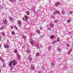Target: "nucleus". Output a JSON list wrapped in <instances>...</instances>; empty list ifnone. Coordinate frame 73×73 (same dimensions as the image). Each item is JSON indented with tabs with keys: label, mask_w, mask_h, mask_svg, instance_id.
Returning a JSON list of instances; mask_svg holds the SVG:
<instances>
[{
	"label": "nucleus",
	"mask_w": 73,
	"mask_h": 73,
	"mask_svg": "<svg viewBox=\"0 0 73 73\" xmlns=\"http://www.w3.org/2000/svg\"><path fill=\"white\" fill-rule=\"evenodd\" d=\"M29 42L32 45H34V41L31 40Z\"/></svg>",
	"instance_id": "nucleus-4"
},
{
	"label": "nucleus",
	"mask_w": 73,
	"mask_h": 73,
	"mask_svg": "<svg viewBox=\"0 0 73 73\" xmlns=\"http://www.w3.org/2000/svg\"><path fill=\"white\" fill-rule=\"evenodd\" d=\"M58 21V20H55L54 21L55 23H57Z\"/></svg>",
	"instance_id": "nucleus-26"
},
{
	"label": "nucleus",
	"mask_w": 73,
	"mask_h": 73,
	"mask_svg": "<svg viewBox=\"0 0 73 73\" xmlns=\"http://www.w3.org/2000/svg\"><path fill=\"white\" fill-rule=\"evenodd\" d=\"M13 67L12 66L10 69V70H12V69H13Z\"/></svg>",
	"instance_id": "nucleus-25"
},
{
	"label": "nucleus",
	"mask_w": 73,
	"mask_h": 73,
	"mask_svg": "<svg viewBox=\"0 0 73 73\" xmlns=\"http://www.w3.org/2000/svg\"><path fill=\"white\" fill-rule=\"evenodd\" d=\"M27 15H28V16H29V13H27Z\"/></svg>",
	"instance_id": "nucleus-47"
},
{
	"label": "nucleus",
	"mask_w": 73,
	"mask_h": 73,
	"mask_svg": "<svg viewBox=\"0 0 73 73\" xmlns=\"http://www.w3.org/2000/svg\"><path fill=\"white\" fill-rule=\"evenodd\" d=\"M9 20H10V21H12V20H13V18L12 17H10L9 18Z\"/></svg>",
	"instance_id": "nucleus-19"
},
{
	"label": "nucleus",
	"mask_w": 73,
	"mask_h": 73,
	"mask_svg": "<svg viewBox=\"0 0 73 73\" xmlns=\"http://www.w3.org/2000/svg\"><path fill=\"white\" fill-rule=\"evenodd\" d=\"M66 49H68V48H67Z\"/></svg>",
	"instance_id": "nucleus-56"
},
{
	"label": "nucleus",
	"mask_w": 73,
	"mask_h": 73,
	"mask_svg": "<svg viewBox=\"0 0 73 73\" xmlns=\"http://www.w3.org/2000/svg\"><path fill=\"white\" fill-rule=\"evenodd\" d=\"M60 4V2H58L57 3H55V5L56 6H58L59 4Z\"/></svg>",
	"instance_id": "nucleus-15"
},
{
	"label": "nucleus",
	"mask_w": 73,
	"mask_h": 73,
	"mask_svg": "<svg viewBox=\"0 0 73 73\" xmlns=\"http://www.w3.org/2000/svg\"><path fill=\"white\" fill-rule=\"evenodd\" d=\"M4 47L7 49H9V46L5 44L4 45Z\"/></svg>",
	"instance_id": "nucleus-6"
},
{
	"label": "nucleus",
	"mask_w": 73,
	"mask_h": 73,
	"mask_svg": "<svg viewBox=\"0 0 73 73\" xmlns=\"http://www.w3.org/2000/svg\"><path fill=\"white\" fill-rule=\"evenodd\" d=\"M11 34L12 35H14L15 34V33L14 31H12L11 33Z\"/></svg>",
	"instance_id": "nucleus-22"
},
{
	"label": "nucleus",
	"mask_w": 73,
	"mask_h": 73,
	"mask_svg": "<svg viewBox=\"0 0 73 73\" xmlns=\"http://www.w3.org/2000/svg\"><path fill=\"white\" fill-rule=\"evenodd\" d=\"M1 69L0 68V73H1Z\"/></svg>",
	"instance_id": "nucleus-46"
},
{
	"label": "nucleus",
	"mask_w": 73,
	"mask_h": 73,
	"mask_svg": "<svg viewBox=\"0 0 73 73\" xmlns=\"http://www.w3.org/2000/svg\"><path fill=\"white\" fill-rule=\"evenodd\" d=\"M23 38L24 39L25 38H26V37L25 36V35H23Z\"/></svg>",
	"instance_id": "nucleus-24"
},
{
	"label": "nucleus",
	"mask_w": 73,
	"mask_h": 73,
	"mask_svg": "<svg viewBox=\"0 0 73 73\" xmlns=\"http://www.w3.org/2000/svg\"><path fill=\"white\" fill-rule=\"evenodd\" d=\"M15 28L16 29H18V28H17L16 26L15 27Z\"/></svg>",
	"instance_id": "nucleus-40"
},
{
	"label": "nucleus",
	"mask_w": 73,
	"mask_h": 73,
	"mask_svg": "<svg viewBox=\"0 0 73 73\" xmlns=\"http://www.w3.org/2000/svg\"><path fill=\"white\" fill-rule=\"evenodd\" d=\"M72 46H73V44H72Z\"/></svg>",
	"instance_id": "nucleus-54"
},
{
	"label": "nucleus",
	"mask_w": 73,
	"mask_h": 73,
	"mask_svg": "<svg viewBox=\"0 0 73 73\" xmlns=\"http://www.w3.org/2000/svg\"><path fill=\"white\" fill-rule=\"evenodd\" d=\"M3 28H4V27H1V30H2V29H3Z\"/></svg>",
	"instance_id": "nucleus-31"
},
{
	"label": "nucleus",
	"mask_w": 73,
	"mask_h": 73,
	"mask_svg": "<svg viewBox=\"0 0 73 73\" xmlns=\"http://www.w3.org/2000/svg\"><path fill=\"white\" fill-rule=\"evenodd\" d=\"M0 60H3V59L2 58H0Z\"/></svg>",
	"instance_id": "nucleus-42"
},
{
	"label": "nucleus",
	"mask_w": 73,
	"mask_h": 73,
	"mask_svg": "<svg viewBox=\"0 0 73 73\" xmlns=\"http://www.w3.org/2000/svg\"><path fill=\"white\" fill-rule=\"evenodd\" d=\"M0 41H1V38L0 37Z\"/></svg>",
	"instance_id": "nucleus-52"
},
{
	"label": "nucleus",
	"mask_w": 73,
	"mask_h": 73,
	"mask_svg": "<svg viewBox=\"0 0 73 73\" xmlns=\"http://www.w3.org/2000/svg\"><path fill=\"white\" fill-rule=\"evenodd\" d=\"M57 41L56 40H54V41H53L52 42V44H54V43H56V42H57Z\"/></svg>",
	"instance_id": "nucleus-18"
},
{
	"label": "nucleus",
	"mask_w": 73,
	"mask_h": 73,
	"mask_svg": "<svg viewBox=\"0 0 73 73\" xmlns=\"http://www.w3.org/2000/svg\"><path fill=\"white\" fill-rule=\"evenodd\" d=\"M3 23L5 24H6L7 23V20L5 19H3Z\"/></svg>",
	"instance_id": "nucleus-5"
},
{
	"label": "nucleus",
	"mask_w": 73,
	"mask_h": 73,
	"mask_svg": "<svg viewBox=\"0 0 73 73\" xmlns=\"http://www.w3.org/2000/svg\"><path fill=\"white\" fill-rule=\"evenodd\" d=\"M27 13H29V11H28L27 12Z\"/></svg>",
	"instance_id": "nucleus-49"
},
{
	"label": "nucleus",
	"mask_w": 73,
	"mask_h": 73,
	"mask_svg": "<svg viewBox=\"0 0 73 73\" xmlns=\"http://www.w3.org/2000/svg\"><path fill=\"white\" fill-rule=\"evenodd\" d=\"M38 73H40V72H39Z\"/></svg>",
	"instance_id": "nucleus-55"
},
{
	"label": "nucleus",
	"mask_w": 73,
	"mask_h": 73,
	"mask_svg": "<svg viewBox=\"0 0 73 73\" xmlns=\"http://www.w3.org/2000/svg\"><path fill=\"white\" fill-rule=\"evenodd\" d=\"M67 68V66H64L62 69L63 70H66Z\"/></svg>",
	"instance_id": "nucleus-17"
},
{
	"label": "nucleus",
	"mask_w": 73,
	"mask_h": 73,
	"mask_svg": "<svg viewBox=\"0 0 73 73\" xmlns=\"http://www.w3.org/2000/svg\"><path fill=\"white\" fill-rule=\"evenodd\" d=\"M50 25L51 26V27H54V25L52 23H50Z\"/></svg>",
	"instance_id": "nucleus-12"
},
{
	"label": "nucleus",
	"mask_w": 73,
	"mask_h": 73,
	"mask_svg": "<svg viewBox=\"0 0 73 73\" xmlns=\"http://www.w3.org/2000/svg\"><path fill=\"white\" fill-rule=\"evenodd\" d=\"M25 18V20H26V21H27L28 20V17L27 16V15H25L24 16Z\"/></svg>",
	"instance_id": "nucleus-8"
},
{
	"label": "nucleus",
	"mask_w": 73,
	"mask_h": 73,
	"mask_svg": "<svg viewBox=\"0 0 73 73\" xmlns=\"http://www.w3.org/2000/svg\"><path fill=\"white\" fill-rule=\"evenodd\" d=\"M12 61L11 60L10 62V63L9 64V66H12Z\"/></svg>",
	"instance_id": "nucleus-11"
},
{
	"label": "nucleus",
	"mask_w": 73,
	"mask_h": 73,
	"mask_svg": "<svg viewBox=\"0 0 73 73\" xmlns=\"http://www.w3.org/2000/svg\"><path fill=\"white\" fill-rule=\"evenodd\" d=\"M36 31L37 33H38V34H40V33H41L40 31H39L38 30H36Z\"/></svg>",
	"instance_id": "nucleus-16"
},
{
	"label": "nucleus",
	"mask_w": 73,
	"mask_h": 73,
	"mask_svg": "<svg viewBox=\"0 0 73 73\" xmlns=\"http://www.w3.org/2000/svg\"><path fill=\"white\" fill-rule=\"evenodd\" d=\"M14 1H16V0H14Z\"/></svg>",
	"instance_id": "nucleus-53"
},
{
	"label": "nucleus",
	"mask_w": 73,
	"mask_h": 73,
	"mask_svg": "<svg viewBox=\"0 0 73 73\" xmlns=\"http://www.w3.org/2000/svg\"><path fill=\"white\" fill-rule=\"evenodd\" d=\"M5 66H6V64H5L3 65V66L4 68H5Z\"/></svg>",
	"instance_id": "nucleus-30"
},
{
	"label": "nucleus",
	"mask_w": 73,
	"mask_h": 73,
	"mask_svg": "<svg viewBox=\"0 0 73 73\" xmlns=\"http://www.w3.org/2000/svg\"><path fill=\"white\" fill-rule=\"evenodd\" d=\"M28 59L29 61H31L32 60V58H31L30 56L29 57Z\"/></svg>",
	"instance_id": "nucleus-13"
},
{
	"label": "nucleus",
	"mask_w": 73,
	"mask_h": 73,
	"mask_svg": "<svg viewBox=\"0 0 73 73\" xmlns=\"http://www.w3.org/2000/svg\"><path fill=\"white\" fill-rule=\"evenodd\" d=\"M55 37V35H51L50 36V38H51V39H53V38H54V37Z\"/></svg>",
	"instance_id": "nucleus-9"
},
{
	"label": "nucleus",
	"mask_w": 73,
	"mask_h": 73,
	"mask_svg": "<svg viewBox=\"0 0 73 73\" xmlns=\"http://www.w3.org/2000/svg\"><path fill=\"white\" fill-rule=\"evenodd\" d=\"M71 19H69L67 21V23H70V22H71Z\"/></svg>",
	"instance_id": "nucleus-20"
},
{
	"label": "nucleus",
	"mask_w": 73,
	"mask_h": 73,
	"mask_svg": "<svg viewBox=\"0 0 73 73\" xmlns=\"http://www.w3.org/2000/svg\"><path fill=\"white\" fill-rule=\"evenodd\" d=\"M66 46H67V47H69L70 46V45H69L68 44H67L66 45Z\"/></svg>",
	"instance_id": "nucleus-32"
},
{
	"label": "nucleus",
	"mask_w": 73,
	"mask_h": 73,
	"mask_svg": "<svg viewBox=\"0 0 73 73\" xmlns=\"http://www.w3.org/2000/svg\"><path fill=\"white\" fill-rule=\"evenodd\" d=\"M35 47H36V48H38V47H39V46H38V45H35Z\"/></svg>",
	"instance_id": "nucleus-29"
},
{
	"label": "nucleus",
	"mask_w": 73,
	"mask_h": 73,
	"mask_svg": "<svg viewBox=\"0 0 73 73\" xmlns=\"http://www.w3.org/2000/svg\"><path fill=\"white\" fill-rule=\"evenodd\" d=\"M14 52L15 53H17V50L16 49H15L14 51Z\"/></svg>",
	"instance_id": "nucleus-21"
},
{
	"label": "nucleus",
	"mask_w": 73,
	"mask_h": 73,
	"mask_svg": "<svg viewBox=\"0 0 73 73\" xmlns=\"http://www.w3.org/2000/svg\"><path fill=\"white\" fill-rule=\"evenodd\" d=\"M11 29H13V26H11Z\"/></svg>",
	"instance_id": "nucleus-39"
},
{
	"label": "nucleus",
	"mask_w": 73,
	"mask_h": 73,
	"mask_svg": "<svg viewBox=\"0 0 73 73\" xmlns=\"http://www.w3.org/2000/svg\"><path fill=\"white\" fill-rule=\"evenodd\" d=\"M18 57H19L20 58V55L19 54Z\"/></svg>",
	"instance_id": "nucleus-48"
},
{
	"label": "nucleus",
	"mask_w": 73,
	"mask_h": 73,
	"mask_svg": "<svg viewBox=\"0 0 73 73\" xmlns=\"http://www.w3.org/2000/svg\"><path fill=\"white\" fill-rule=\"evenodd\" d=\"M60 13V12L57 10H56V11H54L53 13L54 14V15H57V14H59V13Z\"/></svg>",
	"instance_id": "nucleus-2"
},
{
	"label": "nucleus",
	"mask_w": 73,
	"mask_h": 73,
	"mask_svg": "<svg viewBox=\"0 0 73 73\" xmlns=\"http://www.w3.org/2000/svg\"><path fill=\"white\" fill-rule=\"evenodd\" d=\"M72 51V49L71 48L70 50L68 51V54H70V52H71Z\"/></svg>",
	"instance_id": "nucleus-10"
},
{
	"label": "nucleus",
	"mask_w": 73,
	"mask_h": 73,
	"mask_svg": "<svg viewBox=\"0 0 73 73\" xmlns=\"http://www.w3.org/2000/svg\"><path fill=\"white\" fill-rule=\"evenodd\" d=\"M12 63L13 64V65L15 66L17 64V61L15 60H13L12 61Z\"/></svg>",
	"instance_id": "nucleus-1"
},
{
	"label": "nucleus",
	"mask_w": 73,
	"mask_h": 73,
	"mask_svg": "<svg viewBox=\"0 0 73 73\" xmlns=\"http://www.w3.org/2000/svg\"><path fill=\"white\" fill-rule=\"evenodd\" d=\"M48 30H49V31H50V30H51V29H50V27H48Z\"/></svg>",
	"instance_id": "nucleus-35"
},
{
	"label": "nucleus",
	"mask_w": 73,
	"mask_h": 73,
	"mask_svg": "<svg viewBox=\"0 0 73 73\" xmlns=\"http://www.w3.org/2000/svg\"><path fill=\"white\" fill-rule=\"evenodd\" d=\"M51 65L52 66H54V63H52Z\"/></svg>",
	"instance_id": "nucleus-36"
},
{
	"label": "nucleus",
	"mask_w": 73,
	"mask_h": 73,
	"mask_svg": "<svg viewBox=\"0 0 73 73\" xmlns=\"http://www.w3.org/2000/svg\"><path fill=\"white\" fill-rule=\"evenodd\" d=\"M2 35L3 36H5V33H3L2 34Z\"/></svg>",
	"instance_id": "nucleus-33"
},
{
	"label": "nucleus",
	"mask_w": 73,
	"mask_h": 73,
	"mask_svg": "<svg viewBox=\"0 0 73 73\" xmlns=\"http://www.w3.org/2000/svg\"><path fill=\"white\" fill-rule=\"evenodd\" d=\"M23 21H25V19H24V17H23Z\"/></svg>",
	"instance_id": "nucleus-44"
},
{
	"label": "nucleus",
	"mask_w": 73,
	"mask_h": 73,
	"mask_svg": "<svg viewBox=\"0 0 73 73\" xmlns=\"http://www.w3.org/2000/svg\"><path fill=\"white\" fill-rule=\"evenodd\" d=\"M51 17H52V18H54V17L53 16H52Z\"/></svg>",
	"instance_id": "nucleus-45"
},
{
	"label": "nucleus",
	"mask_w": 73,
	"mask_h": 73,
	"mask_svg": "<svg viewBox=\"0 0 73 73\" xmlns=\"http://www.w3.org/2000/svg\"><path fill=\"white\" fill-rule=\"evenodd\" d=\"M58 51L59 52H61V49H60V48H58Z\"/></svg>",
	"instance_id": "nucleus-23"
},
{
	"label": "nucleus",
	"mask_w": 73,
	"mask_h": 73,
	"mask_svg": "<svg viewBox=\"0 0 73 73\" xmlns=\"http://www.w3.org/2000/svg\"><path fill=\"white\" fill-rule=\"evenodd\" d=\"M30 52L28 50H27V53H30Z\"/></svg>",
	"instance_id": "nucleus-37"
},
{
	"label": "nucleus",
	"mask_w": 73,
	"mask_h": 73,
	"mask_svg": "<svg viewBox=\"0 0 73 73\" xmlns=\"http://www.w3.org/2000/svg\"><path fill=\"white\" fill-rule=\"evenodd\" d=\"M10 1H11V2H13V0H9Z\"/></svg>",
	"instance_id": "nucleus-38"
},
{
	"label": "nucleus",
	"mask_w": 73,
	"mask_h": 73,
	"mask_svg": "<svg viewBox=\"0 0 73 73\" xmlns=\"http://www.w3.org/2000/svg\"><path fill=\"white\" fill-rule=\"evenodd\" d=\"M18 23L19 25V26H20V27L21 26V24H22V23H21V22L20 20L18 21Z\"/></svg>",
	"instance_id": "nucleus-3"
},
{
	"label": "nucleus",
	"mask_w": 73,
	"mask_h": 73,
	"mask_svg": "<svg viewBox=\"0 0 73 73\" xmlns=\"http://www.w3.org/2000/svg\"><path fill=\"white\" fill-rule=\"evenodd\" d=\"M57 40L58 41V42H59V41H60V39H59V38H58L57 39Z\"/></svg>",
	"instance_id": "nucleus-34"
},
{
	"label": "nucleus",
	"mask_w": 73,
	"mask_h": 73,
	"mask_svg": "<svg viewBox=\"0 0 73 73\" xmlns=\"http://www.w3.org/2000/svg\"><path fill=\"white\" fill-rule=\"evenodd\" d=\"M31 69H32V70H34L35 69V68L34 67H33L31 68Z\"/></svg>",
	"instance_id": "nucleus-27"
},
{
	"label": "nucleus",
	"mask_w": 73,
	"mask_h": 73,
	"mask_svg": "<svg viewBox=\"0 0 73 73\" xmlns=\"http://www.w3.org/2000/svg\"><path fill=\"white\" fill-rule=\"evenodd\" d=\"M0 8H2V6H0Z\"/></svg>",
	"instance_id": "nucleus-51"
},
{
	"label": "nucleus",
	"mask_w": 73,
	"mask_h": 73,
	"mask_svg": "<svg viewBox=\"0 0 73 73\" xmlns=\"http://www.w3.org/2000/svg\"><path fill=\"white\" fill-rule=\"evenodd\" d=\"M69 13L70 14H71V15H72V14L73 13L72 12H70Z\"/></svg>",
	"instance_id": "nucleus-41"
},
{
	"label": "nucleus",
	"mask_w": 73,
	"mask_h": 73,
	"mask_svg": "<svg viewBox=\"0 0 73 73\" xmlns=\"http://www.w3.org/2000/svg\"><path fill=\"white\" fill-rule=\"evenodd\" d=\"M36 57H38L40 56V53L38 52H37L36 54Z\"/></svg>",
	"instance_id": "nucleus-14"
},
{
	"label": "nucleus",
	"mask_w": 73,
	"mask_h": 73,
	"mask_svg": "<svg viewBox=\"0 0 73 73\" xmlns=\"http://www.w3.org/2000/svg\"><path fill=\"white\" fill-rule=\"evenodd\" d=\"M19 1H20V0H19Z\"/></svg>",
	"instance_id": "nucleus-57"
},
{
	"label": "nucleus",
	"mask_w": 73,
	"mask_h": 73,
	"mask_svg": "<svg viewBox=\"0 0 73 73\" xmlns=\"http://www.w3.org/2000/svg\"><path fill=\"white\" fill-rule=\"evenodd\" d=\"M1 45H0V48H1Z\"/></svg>",
	"instance_id": "nucleus-50"
},
{
	"label": "nucleus",
	"mask_w": 73,
	"mask_h": 73,
	"mask_svg": "<svg viewBox=\"0 0 73 73\" xmlns=\"http://www.w3.org/2000/svg\"><path fill=\"white\" fill-rule=\"evenodd\" d=\"M41 69H43V70H45V69L44 67H41Z\"/></svg>",
	"instance_id": "nucleus-28"
},
{
	"label": "nucleus",
	"mask_w": 73,
	"mask_h": 73,
	"mask_svg": "<svg viewBox=\"0 0 73 73\" xmlns=\"http://www.w3.org/2000/svg\"><path fill=\"white\" fill-rule=\"evenodd\" d=\"M62 15H65V10H64L62 11Z\"/></svg>",
	"instance_id": "nucleus-7"
},
{
	"label": "nucleus",
	"mask_w": 73,
	"mask_h": 73,
	"mask_svg": "<svg viewBox=\"0 0 73 73\" xmlns=\"http://www.w3.org/2000/svg\"><path fill=\"white\" fill-rule=\"evenodd\" d=\"M40 29L41 30H43V28H42V27H40Z\"/></svg>",
	"instance_id": "nucleus-43"
}]
</instances>
